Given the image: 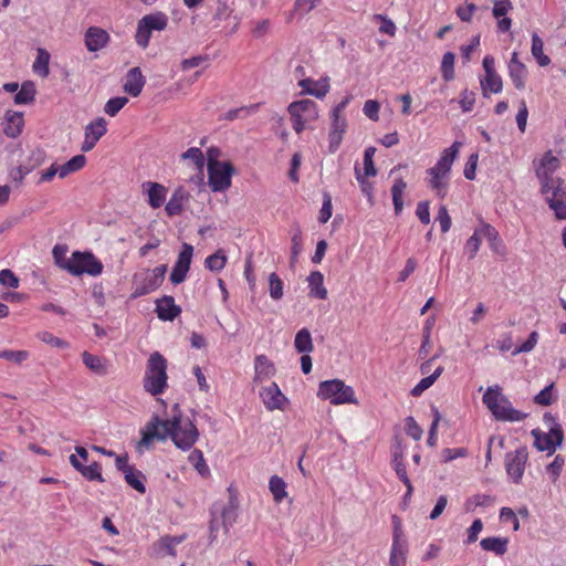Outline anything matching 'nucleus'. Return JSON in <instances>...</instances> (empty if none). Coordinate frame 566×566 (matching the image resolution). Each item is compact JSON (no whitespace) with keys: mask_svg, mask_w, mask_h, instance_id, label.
<instances>
[{"mask_svg":"<svg viewBox=\"0 0 566 566\" xmlns=\"http://www.w3.org/2000/svg\"><path fill=\"white\" fill-rule=\"evenodd\" d=\"M174 410L178 412H175L169 419L161 420L154 417L143 431L139 444L149 446L155 439L170 438L178 449L190 450L199 439V430L190 418L181 415L178 405L174 406Z\"/></svg>","mask_w":566,"mask_h":566,"instance_id":"f257e3e1","label":"nucleus"},{"mask_svg":"<svg viewBox=\"0 0 566 566\" xmlns=\"http://www.w3.org/2000/svg\"><path fill=\"white\" fill-rule=\"evenodd\" d=\"M462 144L454 142L449 148H446L438 159L437 164L427 169L428 187L437 197L443 199L449 190L451 168L459 155Z\"/></svg>","mask_w":566,"mask_h":566,"instance_id":"f03ea898","label":"nucleus"},{"mask_svg":"<svg viewBox=\"0 0 566 566\" xmlns=\"http://www.w3.org/2000/svg\"><path fill=\"white\" fill-rule=\"evenodd\" d=\"M482 402L499 421L518 422L526 418V415L514 409L509 398L502 392V387L494 385L488 387Z\"/></svg>","mask_w":566,"mask_h":566,"instance_id":"7ed1b4c3","label":"nucleus"},{"mask_svg":"<svg viewBox=\"0 0 566 566\" xmlns=\"http://www.w3.org/2000/svg\"><path fill=\"white\" fill-rule=\"evenodd\" d=\"M168 361L159 352H154L147 359L143 379L145 391L151 396L161 395L168 387Z\"/></svg>","mask_w":566,"mask_h":566,"instance_id":"20e7f679","label":"nucleus"},{"mask_svg":"<svg viewBox=\"0 0 566 566\" xmlns=\"http://www.w3.org/2000/svg\"><path fill=\"white\" fill-rule=\"evenodd\" d=\"M543 421L547 427V432H543L539 429L532 430L534 446L538 451H546L548 455H552L557 447H560L564 442V430L551 412L544 413Z\"/></svg>","mask_w":566,"mask_h":566,"instance_id":"39448f33","label":"nucleus"},{"mask_svg":"<svg viewBox=\"0 0 566 566\" xmlns=\"http://www.w3.org/2000/svg\"><path fill=\"white\" fill-rule=\"evenodd\" d=\"M317 397L322 400H328L332 405L354 403L358 401L355 390L340 379L324 380L318 385Z\"/></svg>","mask_w":566,"mask_h":566,"instance_id":"423d86ee","label":"nucleus"},{"mask_svg":"<svg viewBox=\"0 0 566 566\" xmlns=\"http://www.w3.org/2000/svg\"><path fill=\"white\" fill-rule=\"evenodd\" d=\"M548 207L554 211L556 219L566 220V182L563 178L556 177L553 181L539 185Z\"/></svg>","mask_w":566,"mask_h":566,"instance_id":"0eeeda50","label":"nucleus"},{"mask_svg":"<svg viewBox=\"0 0 566 566\" xmlns=\"http://www.w3.org/2000/svg\"><path fill=\"white\" fill-rule=\"evenodd\" d=\"M287 112L291 117L292 127L296 134H301L308 124L318 118L317 104L312 99H300L292 102Z\"/></svg>","mask_w":566,"mask_h":566,"instance_id":"6e6552de","label":"nucleus"},{"mask_svg":"<svg viewBox=\"0 0 566 566\" xmlns=\"http://www.w3.org/2000/svg\"><path fill=\"white\" fill-rule=\"evenodd\" d=\"M103 269V263L92 252L75 251L65 264V271L75 276L82 274L97 276L102 274Z\"/></svg>","mask_w":566,"mask_h":566,"instance_id":"1a4fd4ad","label":"nucleus"},{"mask_svg":"<svg viewBox=\"0 0 566 566\" xmlns=\"http://www.w3.org/2000/svg\"><path fill=\"white\" fill-rule=\"evenodd\" d=\"M167 25L168 17L161 11L144 15L137 23L136 43L140 48L146 49L149 45L151 32L164 31Z\"/></svg>","mask_w":566,"mask_h":566,"instance_id":"9d476101","label":"nucleus"},{"mask_svg":"<svg viewBox=\"0 0 566 566\" xmlns=\"http://www.w3.org/2000/svg\"><path fill=\"white\" fill-rule=\"evenodd\" d=\"M76 454H71L69 461L71 465L87 481H96L104 482V478L102 474V464L99 462H92L88 465H85L88 462V452L82 446L75 447Z\"/></svg>","mask_w":566,"mask_h":566,"instance_id":"9b49d317","label":"nucleus"},{"mask_svg":"<svg viewBox=\"0 0 566 566\" xmlns=\"http://www.w3.org/2000/svg\"><path fill=\"white\" fill-rule=\"evenodd\" d=\"M233 166L229 161L210 160L208 180L212 191H224L231 186Z\"/></svg>","mask_w":566,"mask_h":566,"instance_id":"f8f14e48","label":"nucleus"},{"mask_svg":"<svg viewBox=\"0 0 566 566\" xmlns=\"http://www.w3.org/2000/svg\"><path fill=\"white\" fill-rule=\"evenodd\" d=\"M527 461L528 451L526 447H521L515 451L506 453L505 470L513 483L520 484L522 482Z\"/></svg>","mask_w":566,"mask_h":566,"instance_id":"ddd939ff","label":"nucleus"},{"mask_svg":"<svg viewBox=\"0 0 566 566\" xmlns=\"http://www.w3.org/2000/svg\"><path fill=\"white\" fill-rule=\"evenodd\" d=\"M535 175L539 180V185L553 181L554 172L560 167V160L552 150H547L541 158L533 161Z\"/></svg>","mask_w":566,"mask_h":566,"instance_id":"4468645a","label":"nucleus"},{"mask_svg":"<svg viewBox=\"0 0 566 566\" xmlns=\"http://www.w3.org/2000/svg\"><path fill=\"white\" fill-rule=\"evenodd\" d=\"M107 123L105 118L98 117L85 126L84 142L82 143L81 150L84 153L91 151L97 142L106 134Z\"/></svg>","mask_w":566,"mask_h":566,"instance_id":"2eb2a0df","label":"nucleus"},{"mask_svg":"<svg viewBox=\"0 0 566 566\" xmlns=\"http://www.w3.org/2000/svg\"><path fill=\"white\" fill-rule=\"evenodd\" d=\"M260 396L268 410L284 409L287 402L286 397L282 394L279 386L275 382L262 388Z\"/></svg>","mask_w":566,"mask_h":566,"instance_id":"dca6fc26","label":"nucleus"},{"mask_svg":"<svg viewBox=\"0 0 566 566\" xmlns=\"http://www.w3.org/2000/svg\"><path fill=\"white\" fill-rule=\"evenodd\" d=\"M142 189L147 195V203L153 209H158L165 203L168 189L164 185L155 181H145L142 185Z\"/></svg>","mask_w":566,"mask_h":566,"instance_id":"f3484780","label":"nucleus"},{"mask_svg":"<svg viewBox=\"0 0 566 566\" xmlns=\"http://www.w3.org/2000/svg\"><path fill=\"white\" fill-rule=\"evenodd\" d=\"M109 40V34L98 27H90L84 35L85 46L90 52H96L104 49Z\"/></svg>","mask_w":566,"mask_h":566,"instance_id":"a211bd4d","label":"nucleus"},{"mask_svg":"<svg viewBox=\"0 0 566 566\" xmlns=\"http://www.w3.org/2000/svg\"><path fill=\"white\" fill-rule=\"evenodd\" d=\"M298 86L302 87V94H308L316 98H324L329 92V77L325 76L315 81L313 78H303L298 81Z\"/></svg>","mask_w":566,"mask_h":566,"instance_id":"6ab92c4d","label":"nucleus"},{"mask_svg":"<svg viewBox=\"0 0 566 566\" xmlns=\"http://www.w3.org/2000/svg\"><path fill=\"white\" fill-rule=\"evenodd\" d=\"M145 83V76L143 75L140 69L136 66L127 72L123 90L132 97H137L140 95Z\"/></svg>","mask_w":566,"mask_h":566,"instance_id":"aec40b11","label":"nucleus"},{"mask_svg":"<svg viewBox=\"0 0 566 566\" xmlns=\"http://www.w3.org/2000/svg\"><path fill=\"white\" fill-rule=\"evenodd\" d=\"M155 312L160 321L171 322L180 315L181 308L180 306L176 305L175 298L172 296L165 295L156 301Z\"/></svg>","mask_w":566,"mask_h":566,"instance_id":"412c9836","label":"nucleus"},{"mask_svg":"<svg viewBox=\"0 0 566 566\" xmlns=\"http://www.w3.org/2000/svg\"><path fill=\"white\" fill-rule=\"evenodd\" d=\"M509 75L516 90H524L527 69L524 63L518 60L517 52H513L509 63Z\"/></svg>","mask_w":566,"mask_h":566,"instance_id":"4be33fe9","label":"nucleus"},{"mask_svg":"<svg viewBox=\"0 0 566 566\" xmlns=\"http://www.w3.org/2000/svg\"><path fill=\"white\" fill-rule=\"evenodd\" d=\"M4 127L3 133L6 136L10 138H17L21 135L22 128L24 126V117L23 113L8 111L4 116Z\"/></svg>","mask_w":566,"mask_h":566,"instance_id":"5701e85b","label":"nucleus"},{"mask_svg":"<svg viewBox=\"0 0 566 566\" xmlns=\"http://www.w3.org/2000/svg\"><path fill=\"white\" fill-rule=\"evenodd\" d=\"M353 99L352 95H347L344 97L334 108L332 109V125L331 129L337 130L342 134H345L347 129V119L343 115L344 111Z\"/></svg>","mask_w":566,"mask_h":566,"instance_id":"b1692460","label":"nucleus"},{"mask_svg":"<svg viewBox=\"0 0 566 566\" xmlns=\"http://www.w3.org/2000/svg\"><path fill=\"white\" fill-rule=\"evenodd\" d=\"M308 295L317 300H326L328 292L324 285V275L319 271H312L307 276Z\"/></svg>","mask_w":566,"mask_h":566,"instance_id":"393cba45","label":"nucleus"},{"mask_svg":"<svg viewBox=\"0 0 566 566\" xmlns=\"http://www.w3.org/2000/svg\"><path fill=\"white\" fill-rule=\"evenodd\" d=\"M50 60L51 54L46 49L39 48L36 50V56L32 64V71L35 75L46 78L50 74Z\"/></svg>","mask_w":566,"mask_h":566,"instance_id":"a878e982","label":"nucleus"},{"mask_svg":"<svg viewBox=\"0 0 566 566\" xmlns=\"http://www.w3.org/2000/svg\"><path fill=\"white\" fill-rule=\"evenodd\" d=\"M83 364L91 371L97 375H106L108 373L106 359L96 355H93L88 352L82 353Z\"/></svg>","mask_w":566,"mask_h":566,"instance_id":"bb28decb","label":"nucleus"},{"mask_svg":"<svg viewBox=\"0 0 566 566\" xmlns=\"http://www.w3.org/2000/svg\"><path fill=\"white\" fill-rule=\"evenodd\" d=\"M480 84L484 97H488L491 93L497 94L502 92L503 88L502 77L497 73L485 74V76L481 78Z\"/></svg>","mask_w":566,"mask_h":566,"instance_id":"cd10ccee","label":"nucleus"},{"mask_svg":"<svg viewBox=\"0 0 566 566\" xmlns=\"http://www.w3.org/2000/svg\"><path fill=\"white\" fill-rule=\"evenodd\" d=\"M395 530L392 536V544L390 548V556H407L408 547L405 541H402V532L400 530V522L397 516H394Z\"/></svg>","mask_w":566,"mask_h":566,"instance_id":"c85d7f7f","label":"nucleus"},{"mask_svg":"<svg viewBox=\"0 0 566 566\" xmlns=\"http://www.w3.org/2000/svg\"><path fill=\"white\" fill-rule=\"evenodd\" d=\"M254 368L255 379L260 381L270 378L275 373L273 363L265 355H259L255 357Z\"/></svg>","mask_w":566,"mask_h":566,"instance_id":"c756f323","label":"nucleus"},{"mask_svg":"<svg viewBox=\"0 0 566 566\" xmlns=\"http://www.w3.org/2000/svg\"><path fill=\"white\" fill-rule=\"evenodd\" d=\"M143 282L136 283L135 290L132 294L133 297H139L149 294L150 292L156 291L161 284L158 282V279H153L150 274L146 271L142 274Z\"/></svg>","mask_w":566,"mask_h":566,"instance_id":"7c9ffc66","label":"nucleus"},{"mask_svg":"<svg viewBox=\"0 0 566 566\" xmlns=\"http://www.w3.org/2000/svg\"><path fill=\"white\" fill-rule=\"evenodd\" d=\"M36 94L35 84L32 81H24L19 92L14 96V103L18 105H28L34 102Z\"/></svg>","mask_w":566,"mask_h":566,"instance_id":"2f4dec72","label":"nucleus"},{"mask_svg":"<svg viewBox=\"0 0 566 566\" xmlns=\"http://www.w3.org/2000/svg\"><path fill=\"white\" fill-rule=\"evenodd\" d=\"M509 541L502 537H485L480 542L482 549L502 556L507 551Z\"/></svg>","mask_w":566,"mask_h":566,"instance_id":"473e14b6","label":"nucleus"},{"mask_svg":"<svg viewBox=\"0 0 566 566\" xmlns=\"http://www.w3.org/2000/svg\"><path fill=\"white\" fill-rule=\"evenodd\" d=\"M407 182L402 178H397L391 187L392 203L396 216H399L403 209V192Z\"/></svg>","mask_w":566,"mask_h":566,"instance_id":"72a5a7b5","label":"nucleus"},{"mask_svg":"<svg viewBox=\"0 0 566 566\" xmlns=\"http://www.w3.org/2000/svg\"><path fill=\"white\" fill-rule=\"evenodd\" d=\"M531 52L539 66H547L551 64L549 56L544 53V42L537 33H533L532 35Z\"/></svg>","mask_w":566,"mask_h":566,"instance_id":"f704fd0d","label":"nucleus"},{"mask_svg":"<svg viewBox=\"0 0 566 566\" xmlns=\"http://www.w3.org/2000/svg\"><path fill=\"white\" fill-rule=\"evenodd\" d=\"M294 346L295 349L302 354H308L313 352L314 345L312 340V335L307 328H302L296 333Z\"/></svg>","mask_w":566,"mask_h":566,"instance_id":"c9c22d12","label":"nucleus"},{"mask_svg":"<svg viewBox=\"0 0 566 566\" xmlns=\"http://www.w3.org/2000/svg\"><path fill=\"white\" fill-rule=\"evenodd\" d=\"M30 356V352L25 349H0V359H4L15 366H22L29 360Z\"/></svg>","mask_w":566,"mask_h":566,"instance_id":"e433bc0d","label":"nucleus"},{"mask_svg":"<svg viewBox=\"0 0 566 566\" xmlns=\"http://www.w3.org/2000/svg\"><path fill=\"white\" fill-rule=\"evenodd\" d=\"M85 165L86 157L84 155H76L72 157L69 161L59 166L60 178H65L70 174L81 170Z\"/></svg>","mask_w":566,"mask_h":566,"instance_id":"4c0bfd02","label":"nucleus"},{"mask_svg":"<svg viewBox=\"0 0 566 566\" xmlns=\"http://www.w3.org/2000/svg\"><path fill=\"white\" fill-rule=\"evenodd\" d=\"M188 461L192 464V467L202 478H207L210 475V469L205 460L201 450L193 449L188 455Z\"/></svg>","mask_w":566,"mask_h":566,"instance_id":"58836bf2","label":"nucleus"},{"mask_svg":"<svg viewBox=\"0 0 566 566\" xmlns=\"http://www.w3.org/2000/svg\"><path fill=\"white\" fill-rule=\"evenodd\" d=\"M269 489L276 503H281L286 496V483L279 475H272L269 481Z\"/></svg>","mask_w":566,"mask_h":566,"instance_id":"ea45409f","label":"nucleus"},{"mask_svg":"<svg viewBox=\"0 0 566 566\" xmlns=\"http://www.w3.org/2000/svg\"><path fill=\"white\" fill-rule=\"evenodd\" d=\"M355 177L359 184L361 192L367 197L370 206L374 205V184L368 180L370 176L363 175L361 169L355 166Z\"/></svg>","mask_w":566,"mask_h":566,"instance_id":"a19ab883","label":"nucleus"},{"mask_svg":"<svg viewBox=\"0 0 566 566\" xmlns=\"http://www.w3.org/2000/svg\"><path fill=\"white\" fill-rule=\"evenodd\" d=\"M442 371H443L442 366L437 367L431 375H428L427 377L422 378L411 389V395L413 397H419L426 389L430 388L434 384V381L439 378V376L442 374Z\"/></svg>","mask_w":566,"mask_h":566,"instance_id":"79ce46f5","label":"nucleus"},{"mask_svg":"<svg viewBox=\"0 0 566 566\" xmlns=\"http://www.w3.org/2000/svg\"><path fill=\"white\" fill-rule=\"evenodd\" d=\"M184 210V193L182 191L176 190L165 207V211L169 217L178 216Z\"/></svg>","mask_w":566,"mask_h":566,"instance_id":"37998d69","label":"nucleus"},{"mask_svg":"<svg viewBox=\"0 0 566 566\" xmlns=\"http://www.w3.org/2000/svg\"><path fill=\"white\" fill-rule=\"evenodd\" d=\"M125 481L129 486L136 490L138 493L144 494L146 492V488L144 484L145 475L136 470L135 468L124 474Z\"/></svg>","mask_w":566,"mask_h":566,"instance_id":"c03bdc74","label":"nucleus"},{"mask_svg":"<svg viewBox=\"0 0 566 566\" xmlns=\"http://www.w3.org/2000/svg\"><path fill=\"white\" fill-rule=\"evenodd\" d=\"M454 62L455 55L452 52L444 53L441 62V74L446 82L454 78Z\"/></svg>","mask_w":566,"mask_h":566,"instance_id":"a18cd8bd","label":"nucleus"},{"mask_svg":"<svg viewBox=\"0 0 566 566\" xmlns=\"http://www.w3.org/2000/svg\"><path fill=\"white\" fill-rule=\"evenodd\" d=\"M227 264V256L222 251H217L216 253L209 255L206 261L205 265L207 269L213 272L221 271Z\"/></svg>","mask_w":566,"mask_h":566,"instance_id":"49530a36","label":"nucleus"},{"mask_svg":"<svg viewBox=\"0 0 566 566\" xmlns=\"http://www.w3.org/2000/svg\"><path fill=\"white\" fill-rule=\"evenodd\" d=\"M185 539L184 536H163L158 541V545L167 555L176 556V546Z\"/></svg>","mask_w":566,"mask_h":566,"instance_id":"de8ad7c7","label":"nucleus"},{"mask_svg":"<svg viewBox=\"0 0 566 566\" xmlns=\"http://www.w3.org/2000/svg\"><path fill=\"white\" fill-rule=\"evenodd\" d=\"M269 293L274 301L283 297V281L274 272L269 275Z\"/></svg>","mask_w":566,"mask_h":566,"instance_id":"09e8293b","label":"nucleus"},{"mask_svg":"<svg viewBox=\"0 0 566 566\" xmlns=\"http://www.w3.org/2000/svg\"><path fill=\"white\" fill-rule=\"evenodd\" d=\"M128 103V98L125 97V96H116V97H112L109 98L105 106H104V112L114 117L118 114V112Z\"/></svg>","mask_w":566,"mask_h":566,"instance_id":"8fccbe9b","label":"nucleus"},{"mask_svg":"<svg viewBox=\"0 0 566 566\" xmlns=\"http://www.w3.org/2000/svg\"><path fill=\"white\" fill-rule=\"evenodd\" d=\"M564 465H565V458L562 454H557L554 458L553 462H551L546 467V472L549 475L553 483H555L558 480V478L560 476Z\"/></svg>","mask_w":566,"mask_h":566,"instance_id":"3c124183","label":"nucleus"},{"mask_svg":"<svg viewBox=\"0 0 566 566\" xmlns=\"http://www.w3.org/2000/svg\"><path fill=\"white\" fill-rule=\"evenodd\" d=\"M482 243V237L478 229H475L474 233L467 240L464 251L468 254L469 259L472 260L475 258L476 253L480 250Z\"/></svg>","mask_w":566,"mask_h":566,"instance_id":"603ef678","label":"nucleus"},{"mask_svg":"<svg viewBox=\"0 0 566 566\" xmlns=\"http://www.w3.org/2000/svg\"><path fill=\"white\" fill-rule=\"evenodd\" d=\"M375 153H376V148L375 147H368V148L365 149V153H364V168L361 170L363 175H367V176H376L377 175V169H376L375 164H374Z\"/></svg>","mask_w":566,"mask_h":566,"instance_id":"864d4df0","label":"nucleus"},{"mask_svg":"<svg viewBox=\"0 0 566 566\" xmlns=\"http://www.w3.org/2000/svg\"><path fill=\"white\" fill-rule=\"evenodd\" d=\"M193 254V248L191 244L184 243L182 249L178 255V259L175 264H177L179 268H185L189 271L191 260Z\"/></svg>","mask_w":566,"mask_h":566,"instance_id":"5fc2aeb1","label":"nucleus"},{"mask_svg":"<svg viewBox=\"0 0 566 566\" xmlns=\"http://www.w3.org/2000/svg\"><path fill=\"white\" fill-rule=\"evenodd\" d=\"M554 382L546 386L544 389H542L535 397L534 402L539 406H549L555 400L554 394Z\"/></svg>","mask_w":566,"mask_h":566,"instance_id":"6e6d98bb","label":"nucleus"},{"mask_svg":"<svg viewBox=\"0 0 566 566\" xmlns=\"http://www.w3.org/2000/svg\"><path fill=\"white\" fill-rule=\"evenodd\" d=\"M431 410L433 413V420H432V423H431V427L429 430L427 443L430 447H434L437 444V440H438V426L441 420V415H440L438 408L434 406L431 408Z\"/></svg>","mask_w":566,"mask_h":566,"instance_id":"4d7b16f0","label":"nucleus"},{"mask_svg":"<svg viewBox=\"0 0 566 566\" xmlns=\"http://www.w3.org/2000/svg\"><path fill=\"white\" fill-rule=\"evenodd\" d=\"M259 105L243 106L239 108L230 109L226 113L224 118L228 120H233L235 118H244L252 113L256 112Z\"/></svg>","mask_w":566,"mask_h":566,"instance_id":"13d9d810","label":"nucleus"},{"mask_svg":"<svg viewBox=\"0 0 566 566\" xmlns=\"http://www.w3.org/2000/svg\"><path fill=\"white\" fill-rule=\"evenodd\" d=\"M181 159H189L197 168H202L205 165V157L200 148L191 147L181 154Z\"/></svg>","mask_w":566,"mask_h":566,"instance_id":"bf43d9fd","label":"nucleus"},{"mask_svg":"<svg viewBox=\"0 0 566 566\" xmlns=\"http://www.w3.org/2000/svg\"><path fill=\"white\" fill-rule=\"evenodd\" d=\"M374 20L380 22V25H379L380 33L388 34L390 36H394L396 34V30H397L396 24L392 22V20H390L386 15L375 14Z\"/></svg>","mask_w":566,"mask_h":566,"instance_id":"052dcab7","label":"nucleus"},{"mask_svg":"<svg viewBox=\"0 0 566 566\" xmlns=\"http://www.w3.org/2000/svg\"><path fill=\"white\" fill-rule=\"evenodd\" d=\"M459 104L463 112H471L475 104V93L468 88L463 90L460 94Z\"/></svg>","mask_w":566,"mask_h":566,"instance_id":"680f3d73","label":"nucleus"},{"mask_svg":"<svg viewBox=\"0 0 566 566\" xmlns=\"http://www.w3.org/2000/svg\"><path fill=\"white\" fill-rule=\"evenodd\" d=\"M478 230L481 237L485 238L490 242L491 248H493L495 242L499 241V232L493 226L489 223H482Z\"/></svg>","mask_w":566,"mask_h":566,"instance_id":"e2e57ef3","label":"nucleus"},{"mask_svg":"<svg viewBox=\"0 0 566 566\" xmlns=\"http://www.w3.org/2000/svg\"><path fill=\"white\" fill-rule=\"evenodd\" d=\"M0 284L6 287L17 289L19 286L18 276L9 269L0 271Z\"/></svg>","mask_w":566,"mask_h":566,"instance_id":"0e129e2a","label":"nucleus"},{"mask_svg":"<svg viewBox=\"0 0 566 566\" xmlns=\"http://www.w3.org/2000/svg\"><path fill=\"white\" fill-rule=\"evenodd\" d=\"M406 433L416 441L420 440L423 433L421 427L411 416L406 419Z\"/></svg>","mask_w":566,"mask_h":566,"instance_id":"69168bd1","label":"nucleus"},{"mask_svg":"<svg viewBox=\"0 0 566 566\" xmlns=\"http://www.w3.org/2000/svg\"><path fill=\"white\" fill-rule=\"evenodd\" d=\"M32 171V167H28L27 164L12 167L9 170V177L12 181L20 184Z\"/></svg>","mask_w":566,"mask_h":566,"instance_id":"338daca9","label":"nucleus"},{"mask_svg":"<svg viewBox=\"0 0 566 566\" xmlns=\"http://www.w3.org/2000/svg\"><path fill=\"white\" fill-rule=\"evenodd\" d=\"M493 4L492 13L496 19L505 17L513 9L510 0H493Z\"/></svg>","mask_w":566,"mask_h":566,"instance_id":"774afa93","label":"nucleus"}]
</instances>
